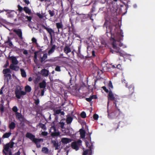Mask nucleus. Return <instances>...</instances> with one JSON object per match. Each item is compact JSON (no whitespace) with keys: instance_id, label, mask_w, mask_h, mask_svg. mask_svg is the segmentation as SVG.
I'll use <instances>...</instances> for the list:
<instances>
[{"instance_id":"obj_24","label":"nucleus","mask_w":155,"mask_h":155,"mask_svg":"<svg viewBox=\"0 0 155 155\" xmlns=\"http://www.w3.org/2000/svg\"><path fill=\"white\" fill-rule=\"evenodd\" d=\"M15 115L17 118L19 120H21L22 118V116L21 114L18 112H16V113H15Z\"/></svg>"},{"instance_id":"obj_16","label":"nucleus","mask_w":155,"mask_h":155,"mask_svg":"<svg viewBox=\"0 0 155 155\" xmlns=\"http://www.w3.org/2000/svg\"><path fill=\"white\" fill-rule=\"evenodd\" d=\"M17 64H11L10 65V68L15 71H18L19 69V67L17 65Z\"/></svg>"},{"instance_id":"obj_59","label":"nucleus","mask_w":155,"mask_h":155,"mask_svg":"<svg viewBox=\"0 0 155 155\" xmlns=\"http://www.w3.org/2000/svg\"><path fill=\"white\" fill-rule=\"evenodd\" d=\"M44 91L43 90H42L41 91V95L42 96H43L44 95Z\"/></svg>"},{"instance_id":"obj_44","label":"nucleus","mask_w":155,"mask_h":155,"mask_svg":"<svg viewBox=\"0 0 155 155\" xmlns=\"http://www.w3.org/2000/svg\"><path fill=\"white\" fill-rule=\"evenodd\" d=\"M9 65V63L8 62V60L6 61V64L4 65V67H8Z\"/></svg>"},{"instance_id":"obj_41","label":"nucleus","mask_w":155,"mask_h":155,"mask_svg":"<svg viewBox=\"0 0 155 155\" xmlns=\"http://www.w3.org/2000/svg\"><path fill=\"white\" fill-rule=\"evenodd\" d=\"M108 85L110 89V88L111 89L113 88V85L112 84L111 82L110 81L109 82Z\"/></svg>"},{"instance_id":"obj_35","label":"nucleus","mask_w":155,"mask_h":155,"mask_svg":"<svg viewBox=\"0 0 155 155\" xmlns=\"http://www.w3.org/2000/svg\"><path fill=\"white\" fill-rule=\"evenodd\" d=\"M11 133H7L3 135V137L4 138H8L11 135Z\"/></svg>"},{"instance_id":"obj_36","label":"nucleus","mask_w":155,"mask_h":155,"mask_svg":"<svg viewBox=\"0 0 155 155\" xmlns=\"http://www.w3.org/2000/svg\"><path fill=\"white\" fill-rule=\"evenodd\" d=\"M120 56L124 57L129 56H130V54H127L125 52H124L123 53H120Z\"/></svg>"},{"instance_id":"obj_23","label":"nucleus","mask_w":155,"mask_h":155,"mask_svg":"<svg viewBox=\"0 0 155 155\" xmlns=\"http://www.w3.org/2000/svg\"><path fill=\"white\" fill-rule=\"evenodd\" d=\"M80 134L81 137L82 138H84L85 137V132L83 130H80Z\"/></svg>"},{"instance_id":"obj_46","label":"nucleus","mask_w":155,"mask_h":155,"mask_svg":"<svg viewBox=\"0 0 155 155\" xmlns=\"http://www.w3.org/2000/svg\"><path fill=\"white\" fill-rule=\"evenodd\" d=\"M102 88L107 93L108 92V90L106 88V87L103 86L102 87Z\"/></svg>"},{"instance_id":"obj_30","label":"nucleus","mask_w":155,"mask_h":155,"mask_svg":"<svg viewBox=\"0 0 155 155\" xmlns=\"http://www.w3.org/2000/svg\"><path fill=\"white\" fill-rule=\"evenodd\" d=\"M42 151L45 153H48V149L46 147H44L42 148Z\"/></svg>"},{"instance_id":"obj_22","label":"nucleus","mask_w":155,"mask_h":155,"mask_svg":"<svg viewBox=\"0 0 155 155\" xmlns=\"http://www.w3.org/2000/svg\"><path fill=\"white\" fill-rule=\"evenodd\" d=\"M39 87L41 88H44L46 87V82L44 80L42 82L39 84Z\"/></svg>"},{"instance_id":"obj_8","label":"nucleus","mask_w":155,"mask_h":155,"mask_svg":"<svg viewBox=\"0 0 155 155\" xmlns=\"http://www.w3.org/2000/svg\"><path fill=\"white\" fill-rule=\"evenodd\" d=\"M7 12L6 15L8 17H13L16 13V12L13 10H5Z\"/></svg>"},{"instance_id":"obj_47","label":"nucleus","mask_w":155,"mask_h":155,"mask_svg":"<svg viewBox=\"0 0 155 155\" xmlns=\"http://www.w3.org/2000/svg\"><path fill=\"white\" fill-rule=\"evenodd\" d=\"M41 134L44 136H45L47 135L48 133L47 132H42L41 133Z\"/></svg>"},{"instance_id":"obj_43","label":"nucleus","mask_w":155,"mask_h":155,"mask_svg":"<svg viewBox=\"0 0 155 155\" xmlns=\"http://www.w3.org/2000/svg\"><path fill=\"white\" fill-rule=\"evenodd\" d=\"M18 10L20 12L23 10V8L19 5H18Z\"/></svg>"},{"instance_id":"obj_20","label":"nucleus","mask_w":155,"mask_h":155,"mask_svg":"<svg viewBox=\"0 0 155 155\" xmlns=\"http://www.w3.org/2000/svg\"><path fill=\"white\" fill-rule=\"evenodd\" d=\"M64 51L65 53L68 54V53L70 52L71 50L70 48L68 46H66L64 48Z\"/></svg>"},{"instance_id":"obj_56","label":"nucleus","mask_w":155,"mask_h":155,"mask_svg":"<svg viewBox=\"0 0 155 155\" xmlns=\"http://www.w3.org/2000/svg\"><path fill=\"white\" fill-rule=\"evenodd\" d=\"M4 87L3 86V87H2V88L1 89L0 91V94H3L2 90H3V89L4 88Z\"/></svg>"},{"instance_id":"obj_29","label":"nucleus","mask_w":155,"mask_h":155,"mask_svg":"<svg viewBox=\"0 0 155 155\" xmlns=\"http://www.w3.org/2000/svg\"><path fill=\"white\" fill-rule=\"evenodd\" d=\"M20 70L22 76L23 77H25L26 76V75L25 70L23 69H21Z\"/></svg>"},{"instance_id":"obj_53","label":"nucleus","mask_w":155,"mask_h":155,"mask_svg":"<svg viewBox=\"0 0 155 155\" xmlns=\"http://www.w3.org/2000/svg\"><path fill=\"white\" fill-rule=\"evenodd\" d=\"M25 3L27 5L29 4L30 3V2L28 0H23Z\"/></svg>"},{"instance_id":"obj_64","label":"nucleus","mask_w":155,"mask_h":155,"mask_svg":"<svg viewBox=\"0 0 155 155\" xmlns=\"http://www.w3.org/2000/svg\"><path fill=\"white\" fill-rule=\"evenodd\" d=\"M92 54L94 56H95V52H94V51H92Z\"/></svg>"},{"instance_id":"obj_6","label":"nucleus","mask_w":155,"mask_h":155,"mask_svg":"<svg viewBox=\"0 0 155 155\" xmlns=\"http://www.w3.org/2000/svg\"><path fill=\"white\" fill-rule=\"evenodd\" d=\"M81 143L82 141L80 140H79L77 142H73L72 143L71 147L73 149L77 150L81 145Z\"/></svg>"},{"instance_id":"obj_1","label":"nucleus","mask_w":155,"mask_h":155,"mask_svg":"<svg viewBox=\"0 0 155 155\" xmlns=\"http://www.w3.org/2000/svg\"><path fill=\"white\" fill-rule=\"evenodd\" d=\"M123 37V33L122 31H120V35L117 36L116 38L117 40L116 41L114 38H112L111 39V41L112 42V45L114 50L115 52H118L119 51V48L117 46V43H119V41L122 40Z\"/></svg>"},{"instance_id":"obj_21","label":"nucleus","mask_w":155,"mask_h":155,"mask_svg":"<svg viewBox=\"0 0 155 155\" xmlns=\"http://www.w3.org/2000/svg\"><path fill=\"white\" fill-rule=\"evenodd\" d=\"M24 11L30 15L31 13V9H29L28 7H25L23 8Z\"/></svg>"},{"instance_id":"obj_15","label":"nucleus","mask_w":155,"mask_h":155,"mask_svg":"<svg viewBox=\"0 0 155 155\" xmlns=\"http://www.w3.org/2000/svg\"><path fill=\"white\" fill-rule=\"evenodd\" d=\"M108 100L112 101L114 100V94L111 91H110L109 92L108 96Z\"/></svg>"},{"instance_id":"obj_60","label":"nucleus","mask_w":155,"mask_h":155,"mask_svg":"<svg viewBox=\"0 0 155 155\" xmlns=\"http://www.w3.org/2000/svg\"><path fill=\"white\" fill-rule=\"evenodd\" d=\"M121 67V65L120 64H118L117 65V67L118 68H120Z\"/></svg>"},{"instance_id":"obj_31","label":"nucleus","mask_w":155,"mask_h":155,"mask_svg":"<svg viewBox=\"0 0 155 155\" xmlns=\"http://www.w3.org/2000/svg\"><path fill=\"white\" fill-rule=\"evenodd\" d=\"M72 120V118L71 117H68L66 120V121L68 124H70L71 123Z\"/></svg>"},{"instance_id":"obj_38","label":"nucleus","mask_w":155,"mask_h":155,"mask_svg":"<svg viewBox=\"0 0 155 155\" xmlns=\"http://www.w3.org/2000/svg\"><path fill=\"white\" fill-rule=\"evenodd\" d=\"M81 116L83 118H84L86 117V114L84 112H82L81 114Z\"/></svg>"},{"instance_id":"obj_33","label":"nucleus","mask_w":155,"mask_h":155,"mask_svg":"<svg viewBox=\"0 0 155 155\" xmlns=\"http://www.w3.org/2000/svg\"><path fill=\"white\" fill-rule=\"evenodd\" d=\"M55 49V47L54 45L52 47L51 49L48 51V54H50L52 53L54 51Z\"/></svg>"},{"instance_id":"obj_57","label":"nucleus","mask_w":155,"mask_h":155,"mask_svg":"<svg viewBox=\"0 0 155 155\" xmlns=\"http://www.w3.org/2000/svg\"><path fill=\"white\" fill-rule=\"evenodd\" d=\"M23 53L25 54H27L28 53L27 51L25 50L23 52Z\"/></svg>"},{"instance_id":"obj_48","label":"nucleus","mask_w":155,"mask_h":155,"mask_svg":"<svg viewBox=\"0 0 155 155\" xmlns=\"http://www.w3.org/2000/svg\"><path fill=\"white\" fill-rule=\"evenodd\" d=\"M61 125V129H64V123L63 122H61L60 123Z\"/></svg>"},{"instance_id":"obj_45","label":"nucleus","mask_w":155,"mask_h":155,"mask_svg":"<svg viewBox=\"0 0 155 155\" xmlns=\"http://www.w3.org/2000/svg\"><path fill=\"white\" fill-rule=\"evenodd\" d=\"M31 41H32V42L37 44V40L35 38H32Z\"/></svg>"},{"instance_id":"obj_14","label":"nucleus","mask_w":155,"mask_h":155,"mask_svg":"<svg viewBox=\"0 0 155 155\" xmlns=\"http://www.w3.org/2000/svg\"><path fill=\"white\" fill-rule=\"evenodd\" d=\"M71 139L67 138H63L61 139V142L64 144H67L71 142Z\"/></svg>"},{"instance_id":"obj_28","label":"nucleus","mask_w":155,"mask_h":155,"mask_svg":"<svg viewBox=\"0 0 155 155\" xmlns=\"http://www.w3.org/2000/svg\"><path fill=\"white\" fill-rule=\"evenodd\" d=\"M25 90L26 93L30 92L31 90V87L28 85L26 86L25 87Z\"/></svg>"},{"instance_id":"obj_25","label":"nucleus","mask_w":155,"mask_h":155,"mask_svg":"<svg viewBox=\"0 0 155 155\" xmlns=\"http://www.w3.org/2000/svg\"><path fill=\"white\" fill-rule=\"evenodd\" d=\"M23 17V18L21 19L23 21H25V19H27V21H30L31 19V17L28 16L24 15Z\"/></svg>"},{"instance_id":"obj_50","label":"nucleus","mask_w":155,"mask_h":155,"mask_svg":"<svg viewBox=\"0 0 155 155\" xmlns=\"http://www.w3.org/2000/svg\"><path fill=\"white\" fill-rule=\"evenodd\" d=\"M86 99L87 101L88 102L91 101L92 100L91 97H90L89 98H86Z\"/></svg>"},{"instance_id":"obj_27","label":"nucleus","mask_w":155,"mask_h":155,"mask_svg":"<svg viewBox=\"0 0 155 155\" xmlns=\"http://www.w3.org/2000/svg\"><path fill=\"white\" fill-rule=\"evenodd\" d=\"M37 140H38L37 141V142H34L36 144V146H37V147L38 148H39L41 147V145H40V144L39 143V142L41 141V140H43V139H37Z\"/></svg>"},{"instance_id":"obj_19","label":"nucleus","mask_w":155,"mask_h":155,"mask_svg":"<svg viewBox=\"0 0 155 155\" xmlns=\"http://www.w3.org/2000/svg\"><path fill=\"white\" fill-rule=\"evenodd\" d=\"M40 60L41 62L44 61L47 58V54L45 53L43 54L42 57L40 56Z\"/></svg>"},{"instance_id":"obj_3","label":"nucleus","mask_w":155,"mask_h":155,"mask_svg":"<svg viewBox=\"0 0 155 155\" xmlns=\"http://www.w3.org/2000/svg\"><path fill=\"white\" fill-rule=\"evenodd\" d=\"M15 93V96L18 99H20L22 96L25 95L26 94V92L22 91L21 89L19 86L16 87Z\"/></svg>"},{"instance_id":"obj_26","label":"nucleus","mask_w":155,"mask_h":155,"mask_svg":"<svg viewBox=\"0 0 155 155\" xmlns=\"http://www.w3.org/2000/svg\"><path fill=\"white\" fill-rule=\"evenodd\" d=\"M15 124L13 122H11L9 125V127L11 129H13L15 127Z\"/></svg>"},{"instance_id":"obj_10","label":"nucleus","mask_w":155,"mask_h":155,"mask_svg":"<svg viewBox=\"0 0 155 155\" xmlns=\"http://www.w3.org/2000/svg\"><path fill=\"white\" fill-rule=\"evenodd\" d=\"M43 27L44 28L46 29L48 32L49 33L51 36V41L52 40V34H54V30L51 28H49L48 27H46L45 26H43Z\"/></svg>"},{"instance_id":"obj_18","label":"nucleus","mask_w":155,"mask_h":155,"mask_svg":"<svg viewBox=\"0 0 155 155\" xmlns=\"http://www.w3.org/2000/svg\"><path fill=\"white\" fill-rule=\"evenodd\" d=\"M51 142L55 147V149H58L59 147V143L58 141H56L54 140H52Z\"/></svg>"},{"instance_id":"obj_55","label":"nucleus","mask_w":155,"mask_h":155,"mask_svg":"<svg viewBox=\"0 0 155 155\" xmlns=\"http://www.w3.org/2000/svg\"><path fill=\"white\" fill-rule=\"evenodd\" d=\"M119 45H120V47L123 46L124 48H126V45H123V43H120Z\"/></svg>"},{"instance_id":"obj_63","label":"nucleus","mask_w":155,"mask_h":155,"mask_svg":"<svg viewBox=\"0 0 155 155\" xmlns=\"http://www.w3.org/2000/svg\"><path fill=\"white\" fill-rule=\"evenodd\" d=\"M39 103V101H36L35 102V104L36 105H38Z\"/></svg>"},{"instance_id":"obj_5","label":"nucleus","mask_w":155,"mask_h":155,"mask_svg":"<svg viewBox=\"0 0 155 155\" xmlns=\"http://www.w3.org/2000/svg\"><path fill=\"white\" fill-rule=\"evenodd\" d=\"M3 72L4 74L5 79L8 81V79H10L11 78L10 70L8 68L4 69Z\"/></svg>"},{"instance_id":"obj_9","label":"nucleus","mask_w":155,"mask_h":155,"mask_svg":"<svg viewBox=\"0 0 155 155\" xmlns=\"http://www.w3.org/2000/svg\"><path fill=\"white\" fill-rule=\"evenodd\" d=\"M26 137L32 140L34 142H36L38 140L37 139L35 138V136L30 133H27L26 134Z\"/></svg>"},{"instance_id":"obj_13","label":"nucleus","mask_w":155,"mask_h":155,"mask_svg":"<svg viewBox=\"0 0 155 155\" xmlns=\"http://www.w3.org/2000/svg\"><path fill=\"white\" fill-rule=\"evenodd\" d=\"M13 31L20 38H22V32L20 29H14Z\"/></svg>"},{"instance_id":"obj_58","label":"nucleus","mask_w":155,"mask_h":155,"mask_svg":"<svg viewBox=\"0 0 155 155\" xmlns=\"http://www.w3.org/2000/svg\"><path fill=\"white\" fill-rule=\"evenodd\" d=\"M49 14H50V15L51 16H53L54 15V13H53V12H52L51 11H50L49 12Z\"/></svg>"},{"instance_id":"obj_49","label":"nucleus","mask_w":155,"mask_h":155,"mask_svg":"<svg viewBox=\"0 0 155 155\" xmlns=\"http://www.w3.org/2000/svg\"><path fill=\"white\" fill-rule=\"evenodd\" d=\"M37 15L40 18H42L43 17V16L40 14V13H37Z\"/></svg>"},{"instance_id":"obj_34","label":"nucleus","mask_w":155,"mask_h":155,"mask_svg":"<svg viewBox=\"0 0 155 155\" xmlns=\"http://www.w3.org/2000/svg\"><path fill=\"white\" fill-rule=\"evenodd\" d=\"M39 126L43 130H45L46 129V127L45 125L43 124L40 123L39 124Z\"/></svg>"},{"instance_id":"obj_42","label":"nucleus","mask_w":155,"mask_h":155,"mask_svg":"<svg viewBox=\"0 0 155 155\" xmlns=\"http://www.w3.org/2000/svg\"><path fill=\"white\" fill-rule=\"evenodd\" d=\"M95 120H97L98 118V116L97 114H95L93 116Z\"/></svg>"},{"instance_id":"obj_17","label":"nucleus","mask_w":155,"mask_h":155,"mask_svg":"<svg viewBox=\"0 0 155 155\" xmlns=\"http://www.w3.org/2000/svg\"><path fill=\"white\" fill-rule=\"evenodd\" d=\"M41 74L45 77L47 76L48 75V71L45 69H42L41 71Z\"/></svg>"},{"instance_id":"obj_54","label":"nucleus","mask_w":155,"mask_h":155,"mask_svg":"<svg viewBox=\"0 0 155 155\" xmlns=\"http://www.w3.org/2000/svg\"><path fill=\"white\" fill-rule=\"evenodd\" d=\"M61 130L62 132H64V133L65 134H68L67 132H66V131H65V129L64 128V129H61Z\"/></svg>"},{"instance_id":"obj_52","label":"nucleus","mask_w":155,"mask_h":155,"mask_svg":"<svg viewBox=\"0 0 155 155\" xmlns=\"http://www.w3.org/2000/svg\"><path fill=\"white\" fill-rule=\"evenodd\" d=\"M91 97L92 100L93 99H96L97 98V97L96 95H94L90 96Z\"/></svg>"},{"instance_id":"obj_39","label":"nucleus","mask_w":155,"mask_h":155,"mask_svg":"<svg viewBox=\"0 0 155 155\" xmlns=\"http://www.w3.org/2000/svg\"><path fill=\"white\" fill-rule=\"evenodd\" d=\"M55 70L57 71L60 72L61 71L60 67L57 66L55 68Z\"/></svg>"},{"instance_id":"obj_12","label":"nucleus","mask_w":155,"mask_h":155,"mask_svg":"<svg viewBox=\"0 0 155 155\" xmlns=\"http://www.w3.org/2000/svg\"><path fill=\"white\" fill-rule=\"evenodd\" d=\"M9 59L11 61L12 64H17L18 63V61L17 60L15 57L14 56L9 57Z\"/></svg>"},{"instance_id":"obj_2","label":"nucleus","mask_w":155,"mask_h":155,"mask_svg":"<svg viewBox=\"0 0 155 155\" xmlns=\"http://www.w3.org/2000/svg\"><path fill=\"white\" fill-rule=\"evenodd\" d=\"M14 144L13 142H11L8 143L4 146L3 152L6 155L7 154L8 152L9 155H11V151L10 149L13 147Z\"/></svg>"},{"instance_id":"obj_37","label":"nucleus","mask_w":155,"mask_h":155,"mask_svg":"<svg viewBox=\"0 0 155 155\" xmlns=\"http://www.w3.org/2000/svg\"><path fill=\"white\" fill-rule=\"evenodd\" d=\"M12 110L13 111H14V112H15L16 113V112H17V111L18 110V108L16 106H14L13 108H12Z\"/></svg>"},{"instance_id":"obj_7","label":"nucleus","mask_w":155,"mask_h":155,"mask_svg":"<svg viewBox=\"0 0 155 155\" xmlns=\"http://www.w3.org/2000/svg\"><path fill=\"white\" fill-rule=\"evenodd\" d=\"M50 132L52 136H58L60 134L56 130L54 126H52L50 128Z\"/></svg>"},{"instance_id":"obj_62","label":"nucleus","mask_w":155,"mask_h":155,"mask_svg":"<svg viewBox=\"0 0 155 155\" xmlns=\"http://www.w3.org/2000/svg\"><path fill=\"white\" fill-rule=\"evenodd\" d=\"M32 80V78L31 77H30L28 78V81H31Z\"/></svg>"},{"instance_id":"obj_40","label":"nucleus","mask_w":155,"mask_h":155,"mask_svg":"<svg viewBox=\"0 0 155 155\" xmlns=\"http://www.w3.org/2000/svg\"><path fill=\"white\" fill-rule=\"evenodd\" d=\"M6 43L10 47H12L13 45L12 42L8 40V41Z\"/></svg>"},{"instance_id":"obj_51","label":"nucleus","mask_w":155,"mask_h":155,"mask_svg":"<svg viewBox=\"0 0 155 155\" xmlns=\"http://www.w3.org/2000/svg\"><path fill=\"white\" fill-rule=\"evenodd\" d=\"M55 113L57 114H59L60 113V110H55Z\"/></svg>"},{"instance_id":"obj_61","label":"nucleus","mask_w":155,"mask_h":155,"mask_svg":"<svg viewBox=\"0 0 155 155\" xmlns=\"http://www.w3.org/2000/svg\"><path fill=\"white\" fill-rule=\"evenodd\" d=\"M15 155H20V153L19 151H18L17 153H15Z\"/></svg>"},{"instance_id":"obj_11","label":"nucleus","mask_w":155,"mask_h":155,"mask_svg":"<svg viewBox=\"0 0 155 155\" xmlns=\"http://www.w3.org/2000/svg\"><path fill=\"white\" fill-rule=\"evenodd\" d=\"M35 55L34 56V61L35 63H37L38 59L37 57H40L41 55V53L40 52H35L34 53Z\"/></svg>"},{"instance_id":"obj_32","label":"nucleus","mask_w":155,"mask_h":155,"mask_svg":"<svg viewBox=\"0 0 155 155\" xmlns=\"http://www.w3.org/2000/svg\"><path fill=\"white\" fill-rule=\"evenodd\" d=\"M56 26L58 29L62 28V24L61 23H57L56 24Z\"/></svg>"},{"instance_id":"obj_4","label":"nucleus","mask_w":155,"mask_h":155,"mask_svg":"<svg viewBox=\"0 0 155 155\" xmlns=\"http://www.w3.org/2000/svg\"><path fill=\"white\" fill-rule=\"evenodd\" d=\"M85 143L87 147L89 148V150L84 151L83 155H87V154L91 155L92 153L91 149L92 148V145L91 143H89L87 141H85Z\"/></svg>"}]
</instances>
